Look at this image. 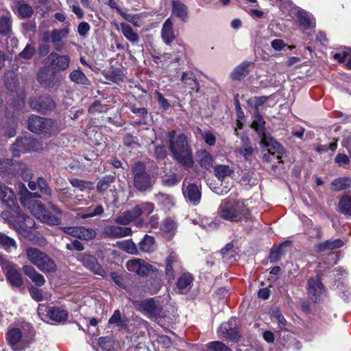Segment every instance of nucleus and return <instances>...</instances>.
Returning <instances> with one entry per match:
<instances>
[{
    "label": "nucleus",
    "mask_w": 351,
    "mask_h": 351,
    "mask_svg": "<svg viewBox=\"0 0 351 351\" xmlns=\"http://www.w3.org/2000/svg\"><path fill=\"white\" fill-rule=\"evenodd\" d=\"M343 245L342 240H326L315 245L314 248L317 252H323L326 250H333L341 247Z\"/></svg>",
    "instance_id": "bb28decb"
},
{
    "label": "nucleus",
    "mask_w": 351,
    "mask_h": 351,
    "mask_svg": "<svg viewBox=\"0 0 351 351\" xmlns=\"http://www.w3.org/2000/svg\"><path fill=\"white\" fill-rule=\"evenodd\" d=\"M8 344L14 351H24L31 343V341L23 337L21 329L14 328L6 334Z\"/></svg>",
    "instance_id": "1a4fd4ad"
},
{
    "label": "nucleus",
    "mask_w": 351,
    "mask_h": 351,
    "mask_svg": "<svg viewBox=\"0 0 351 351\" xmlns=\"http://www.w3.org/2000/svg\"><path fill=\"white\" fill-rule=\"evenodd\" d=\"M126 267L130 271L141 276H147L149 273H154L157 271L156 267L140 258L128 261L126 263Z\"/></svg>",
    "instance_id": "ddd939ff"
},
{
    "label": "nucleus",
    "mask_w": 351,
    "mask_h": 351,
    "mask_svg": "<svg viewBox=\"0 0 351 351\" xmlns=\"http://www.w3.org/2000/svg\"><path fill=\"white\" fill-rule=\"evenodd\" d=\"M261 145L263 147H267L268 150H270V152L280 155L284 154L283 147L272 138L266 136L265 135L262 136L261 140Z\"/></svg>",
    "instance_id": "473e14b6"
},
{
    "label": "nucleus",
    "mask_w": 351,
    "mask_h": 351,
    "mask_svg": "<svg viewBox=\"0 0 351 351\" xmlns=\"http://www.w3.org/2000/svg\"><path fill=\"white\" fill-rule=\"evenodd\" d=\"M334 189L336 191L344 190L351 186V180L348 178H340L332 182Z\"/></svg>",
    "instance_id": "3c124183"
},
{
    "label": "nucleus",
    "mask_w": 351,
    "mask_h": 351,
    "mask_svg": "<svg viewBox=\"0 0 351 351\" xmlns=\"http://www.w3.org/2000/svg\"><path fill=\"white\" fill-rule=\"evenodd\" d=\"M132 229L128 227L108 226L105 228V234L111 238H121L132 234Z\"/></svg>",
    "instance_id": "5701e85b"
},
{
    "label": "nucleus",
    "mask_w": 351,
    "mask_h": 351,
    "mask_svg": "<svg viewBox=\"0 0 351 351\" xmlns=\"http://www.w3.org/2000/svg\"><path fill=\"white\" fill-rule=\"evenodd\" d=\"M117 245L127 253L136 254L138 252L135 243L130 239L118 242Z\"/></svg>",
    "instance_id": "09e8293b"
},
{
    "label": "nucleus",
    "mask_w": 351,
    "mask_h": 351,
    "mask_svg": "<svg viewBox=\"0 0 351 351\" xmlns=\"http://www.w3.org/2000/svg\"><path fill=\"white\" fill-rule=\"evenodd\" d=\"M122 17L128 22L133 24L135 27H140L141 25V17L138 14H130L123 12H120Z\"/></svg>",
    "instance_id": "bf43d9fd"
},
{
    "label": "nucleus",
    "mask_w": 351,
    "mask_h": 351,
    "mask_svg": "<svg viewBox=\"0 0 351 351\" xmlns=\"http://www.w3.org/2000/svg\"><path fill=\"white\" fill-rule=\"evenodd\" d=\"M96 237V232L93 228L81 226L79 234V239L84 240H91Z\"/></svg>",
    "instance_id": "5fc2aeb1"
},
{
    "label": "nucleus",
    "mask_w": 351,
    "mask_h": 351,
    "mask_svg": "<svg viewBox=\"0 0 351 351\" xmlns=\"http://www.w3.org/2000/svg\"><path fill=\"white\" fill-rule=\"evenodd\" d=\"M12 9L21 19L29 18L34 12L32 7L24 0H17L12 7Z\"/></svg>",
    "instance_id": "4be33fe9"
},
{
    "label": "nucleus",
    "mask_w": 351,
    "mask_h": 351,
    "mask_svg": "<svg viewBox=\"0 0 351 351\" xmlns=\"http://www.w3.org/2000/svg\"><path fill=\"white\" fill-rule=\"evenodd\" d=\"M132 171L134 175V186L137 190L145 191L152 186V178L146 172L145 167L143 162H136L132 167Z\"/></svg>",
    "instance_id": "0eeeda50"
},
{
    "label": "nucleus",
    "mask_w": 351,
    "mask_h": 351,
    "mask_svg": "<svg viewBox=\"0 0 351 351\" xmlns=\"http://www.w3.org/2000/svg\"><path fill=\"white\" fill-rule=\"evenodd\" d=\"M69 79L72 82L84 87L91 85L90 80L80 69L72 71L69 74Z\"/></svg>",
    "instance_id": "72a5a7b5"
},
{
    "label": "nucleus",
    "mask_w": 351,
    "mask_h": 351,
    "mask_svg": "<svg viewBox=\"0 0 351 351\" xmlns=\"http://www.w3.org/2000/svg\"><path fill=\"white\" fill-rule=\"evenodd\" d=\"M23 186L24 187L23 189L21 191L20 195V199L21 203L23 204V199H29V200H32V202H38V200H36V198H40V195L38 194L36 192L32 193L29 192L23 184Z\"/></svg>",
    "instance_id": "4d7b16f0"
},
{
    "label": "nucleus",
    "mask_w": 351,
    "mask_h": 351,
    "mask_svg": "<svg viewBox=\"0 0 351 351\" xmlns=\"http://www.w3.org/2000/svg\"><path fill=\"white\" fill-rule=\"evenodd\" d=\"M176 229V223L170 219L164 220L160 226V230L169 237L175 234Z\"/></svg>",
    "instance_id": "de8ad7c7"
},
{
    "label": "nucleus",
    "mask_w": 351,
    "mask_h": 351,
    "mask_svg": "<svg viewBox=\"0 0 351 351\" xmlns=\"http://www.w3.org/2000/svg\"><path fill=\"white\" fill-rule=\"evenodd\" d=\"M179 266L177 254L171 252L167 258L165 268V274L169 279H174V269Z\"/></svg>",
    "instance_id": "c756f323"
},
{
    "label": "nucleus",
    "mask_w": 351,
    "mask_h": 351,
    "mask_svg": "<svg viewBox=\"0 0 351 351\" xmlns=\"http://www.w3.org/2000/svg\"><path fill=\"white\" fill-rule=\"evenodd\" d=\"M71 184L75 187L78 188L81 191L84 190H90L93 188V182L89 181L82 180L76 178L69 179Z\"/></svg>",
    "instance_id": "8fccbe9b"
},
{
    "label": "nucleus",
    "mask_w": 351,
    "mask_h": 351,
    "mask_svg": "<svg viewBox=\"0 0 351 351\" xmlns=\"http://www.w3.org/2000/svg\"><path fill=\"white\" fill-rule=\"evenodd\" d=\"M30 107L42 113H46L54 109L56 104L50 97L43 96L34 98L29 101Z\"/></svg>",
    "instance_id": "dca6fc26"
},
{
    "label": "nucleus",
    "mask_w": 351,
    "mask_h": 351,
    "mask_svg": "<svg viewBox=\"0 0 351 351\" xmlns=\"http://www.w3.org/2000/svg\"><path fill=\"white\" fill-rule=\"evenodd\" d=\"M136 306L138 311L150 317L160 316L162 309L153 298L138 302Z\"/></svg>",
    "instance_id": "2eb2a0df"
},
{
    "label": "nucleus",
    "mask_w": 351,
    "mask_h": 351,
    "mask_svg": "<svg viewBox=\"0 0 351 351\" xmlns=\"http://www.w3.org/2000/svg\"><path fill=\"white\" fill-rule=\"evenodd\" d=\"M29 294L32 299L37 302H41L44 300L45 297L43 295V292L41 289H39L36 287H31L29 289Z\"/></svg>",
    "instance_id": "774afa93"
},
{
    "label": "nucleus",
    "mask_w": 351,
    "mask_h": 351,
    "mask_svg": "<svg viewBox=\"0 0 351 351\" xmlns=\"http://www.w3.org/2000/svg\"><path fill=\"white\" fill-rule=\"evenodd\" d=\"M263 158L267 162H271L274 160H276L279 163L282 162L280 154L270 152V150H267V152L263 154Z\"/></svg>",
    "instance_id": "69168bd1"
},
{
    "label": "nucleus",
    "mask_w": 351,
    "mask_h": 351,
    "mask_svg": "<svg viewBox=\"0 0 351 351\" xmlns=\"http://www.w3.org/2000/svg\"><path fill=\"white\" fill-rule=\"evenodd\" d=\"M35 48L32 45H27L24 49L19 53L20 58L29 60L35 53Z\"/></svg>",
    "instance_id": "0e129e2a"
},
{
    "label": "nucleus",
    "mask_w": 351,
    "mask_h": 351,
    "mask_svg": "<svg viewBox=\"0 0 351 351\" xmlns=\"http://www.w3.org/2000/svg\"><path fill=\"white\" fill-rule=\"evenodd\" d=\"M40 148L39 142L31 137L18 138L12 148L14 156L19 157L21 153L37 151Z\"/></svg>",
    "instance_id": "f8f14e48"
},
{
    "label": "nucleus",
    "mask_w": 351,
    "mask_h": 351,
    "mask_svg": "<svg viewBox=\"0 0 351 351\" xmlns=\"http://www.w3.org/2000/svg\"><path fill=\"white\" fill-rule=\"evenodd\" d=\"M264 125L265 121L263 117L257 113L256 115L255 119L252 123V128H254L256 132H258L260 134L265 135L264 134Z\"/></svg>",
    "instance_id": "6e6d98bb"
},
{
    "label": "nucleus",
    "mask_w": 351,
    "mask_h": 351,
    "mask_svg": "<svg viewBox=\"0 0 351 351\" xmlns=\"http://www.w3.org/2000/svg\"><path fill=\"white\" fill-rule=\"evenodd\" d=\"M219 226V223L215 220L210 218L205 217L202 219L200 221V226L204 228L207 231H211L217 229Z\"/></svg>",
    "instance_id": "13d9d810"
},
{
    "label": "nucleus",
    "mask_w": 351,
    "mask_h": 351,
    "mask_svg": "<svg viewBox=\"0 0 351 351\" xmlns=\"http://www.w3.org/2000/svg\"><path fill=\"white\" fill-rule=\"evenodd\" d=\"M47 60L51 66H54L60 71L66 70L71 62L67 55H60L56 52H51L47 58Z\"/></svg>",
    "instance_id": "aec40b11"
},
{
    "label": "nucleus",
    "mask_w": 351,
    "mask_h": 351,
    "mask_svg": "<svg viewBox=\"0 0 351 351\" xmlns=\"http://www.w3.org/2000/svg\"><path fill=\"white\" fill-rule=\"evenodd\" d=\"M14 213L16 214L15 217H9L8 212H2L1 217L7 220L8 223L13 227L19 234L25 237H28L32 228L34 227V221L30 217L23 213L19 208V210L16 209Z\"/></svg>",
    "instance_id": "7ed1b4c3"
},
{
    "label": "nucleus",
    "mask_w": 351,
    "mask_h": 351,
    "mask_svg": "<svg viewBox=\"0 0 351 351\" xmlns=\"http://www.w3.org/2000/svg\"><path fill=\"white\" fill-rule=\"evenodd\" d=\"M104 208L101 204H93L82 210V212L77 214V217L81 219L93 218L99 217L104 214Z\"/></svg>",
    "instance_id": "b1692460"
},
{
    "label": "nucleus",
    "mask_w": 351,
    "mask_h": 351,
    "mask_svg": "<svg viewBox=\"0 0 351 351\" xmlns=\"http://www.w3.org/2000/svg\"><path fill=\"white\" fill-rule=\"evenodd\" d=\"M0 264L6 280L11 287L13 288L22 287L24 281L19 266L14 263L3 261L1 258Z\"/></svg>",
    "instance_id": "6e6552de"
},
{
    "label": "nucleus",
    "mask_w": 351,
    "mask_h": 351,
    "mask_svg": "<svg viewBox=\"0 0 351 351\" xmlns=\"http://www.w3.org/2000/svg\"><path fill=\"white\" fill-rule=\"evenodd\" d=\"M286 245H287V243H282L278 247H274L271 250L270 254H269L270 262L274 263L280 258L281 255L283 253L282 247Z\"/></svg>",
    "instance_id": "052dcab7"
},
{
    "label": "nucleus",
    "mask_w": 351,
    "mask_h": 351,
    "mask_svg": "<svg viewBox=\"0 0 351 351\" xmlns=\"http://www.w3.org/2000/svg\"><path fill=\"white\" fill-rule=\"evenodd\" d=\"M139 208L141 215H149L154 209V204L151 202H142L137 205Z\"/></svg>",
    "instance_id": "680f3d73"
},
{
    "label": "nucleus",
    "mask_w": 351,
    "mask_h": 351,
    "mask_svg": "<svg viewBox=\"0 0 351 351\" xmlns=\"http://www.w3.org/2000/svg\"><path fill=\"white\" fill-rule=\"evenodd\" d=\"M173 14L182 21L188 19L187 7L180 1H173Z\"/></svg>",
    "instance_id": "e433bc0d"
},
{
    "label": "nucleus",
    "mask_w": 351,
    "mask_h": 351,
    "mask_svg": "<svg viewBox=\"0 0 351 351\" xmlns=\"http://www.w3.org/2000/svg\"><path fill=\"white\" fill-rule=\"evenodd\" d=\"M193 277L190 274H183L178 278L176 287L179 293L184 294L189 291L191 288Z\"/></svg>",
    "instance_id": "7c9ffc66"
},
{
    "label": "nucleus",
    "mask_w": 351,
    "mask_h": 351,
    "mask_svg": "<svg viewBox=\"0 0 351 351\" xmlns=\"http://www.w3.org/2000/svg\"><path fill=\"white\" fill-rule=\"evenodd\" d=\"M291 12L293 14L297 16L302 29H308L315 26V19L311 14L299 7L293 8Z\"/></svg>",
    "instance_id": "f3484780"
},
{
    "label": "nucleus",
    "mask_w": 351,
    "mask_h": 351,
    "mask_svg": "<svg viewBox=\"0 0 351 351\" xmlns=\"http://www.w3.org/2000/svg\"><path fill=\"white\" fill-rule=\"evenodd\" d=\"M173 23L171 19H167L162 25L161 37L166 45H170L176 38Z\"/></svg>",
    "instance_id": "393cba45"
},
{
    "label": "nucleus",
    "mask_w": 351,
    "mask_h": 351,
    "mask_svg": "<svg viewBox=\"0 0 351 351\" xmlns=\"http://www.w3.org/2000/svg\"><path fill=\"white\" fill-rule=\"evenodd\" d=\"M28 128L34 133L49 136L55 135L60 130V126L56 121L36 115L29 117Z\"/></svg>",
    "instance_id": "39448f33"
},
{
    "label": "nucleus",
    "mask_w": 351,
    "mask_h": 351,
    "mask_svg": "<svg viewBox=\"0 0 351 351\" xmlns=\"http://www.w3.org/2000/svg\"><path fill=\"white\" fill-rule=\"evenodd\" d=\"M80 261L86 268L93 272L95 274L103 278L106 277V271L102 268L95 256L90 254H84L81 257Z\"/></svg>",
    "instance_id": "a211bd4d"
},
{
    "label": "nucleus",
    "mask_w": 351,
    "mask_h": 351,
    "mask_svg": "<svg viewBox=\"0 0 351 351\" xmlns=\"http://www.w3.org/2000/svg\"><path fill=\"white\" fill-rule=\"evenodd\" d=\"M139 248L143 252L150 253L155 250L156 245L154 238L149 235H145L143 240L139 243Z\"/></svg>",
    "instance_id": "a19ab883"
},
{
    "label": "nucleus",
    "mask_w": 351,
    "mask_h": 351,
    "mask_svg": "<svg viewBox=\"0 0 351 351\" xmlns=\"http://www.w3.org/2000/svg\"><path fill=\"white\" fill-rule=\"evenodd\" d=\"M183 193L186 199L194 205L197 204L200 201L201 192L196 184H190L188 185Z\"/></svg>",
    "instance_id": "cd10ccee"
},
{
    "label": "nucleus",
    "mask_w": 351,
    "mask_h": 351,
    "mask_svg": "<svg viewBox=\"0 0 351 351\" xmlns=\"http://www.w3.org/2000/svg\"><path fill=\"white\" fill-rule=\"evenodd\" d=\"M115 181V177L114 176L107 175L104 176L97 184V189L99 193H103L110 188V184L114 183Z\"/></svg>",
    "instance_id": "c03bdc74"
},
{
    "label": "nucleus",
    "mask_w": 351,
    "mask_h": 351,
    "mask_svg": "<svg viewBox=\"0 0 351 351\" xmlns=\"http://www.w3.org/2000/svg\"><path fill=\"white\" fill-rule=\"evenodd\" d=\"M162 183L167 186H172L178 183V179L175 173L165 175L162 177Z\"/></svg>",
    "instance_id": "338daca9"
},
{
    "label": "nucleus",
    "mask_w": 351,
    "mask_h": 351,
    "mask_svg": "<svg viewBox=\"0 0 351 351\" xmlns=\"http://www.w3.org/2000/svg\"><path fill=\"white\" fill-rule=\"evenodd\" d=\"M99 348L97 351H113V342L109 337H100L98 340Z\"/></svg>",
    "instance_id": "603ef678"
},
{
    "label": "nucleus",
    "mask_w": 351,
    "mask_h": 351,
    "mask_svg": "<svg viewBox=\"0 0 351 351\" xmlns=\"http://www.w3.org/2000/svg\"><path fill=\"white\" fill-rule=\"evenodd\" d=\"M197 162L201 167L209 169L213 167V157L205 149L198 150L196 153Z\"/></svg>",
    "instance_id": "2f4dec72"
},
{
    "label": "nucleus",
    "mask_w": 351,
    "mask_h": 351,
    "mask_svg": "<svg viewBox=\"0 0 351 351\" xmlns=\"http://www.w3.org/2000/svg\"><path fill=\"white\" fill-rule=\"evenodd\" d=\"M110 324H116L118 326L123 327L125 326V322L121 319V314L119 310H116L113 315L109 319Z\"/></svg>",
    "instance_id": "e2e57ef3"
},
{
    "label": "nucleus",
    "mask_w": 351,
    "mask_h": 351,
    "mask_svg": "<svg viewBox=\"0 0 351 351\" xmlns=\"http://www.w3.org/2000/svg\"><path fill=\"white\" fill-rule=\"evenodd\" d=\"M214 173L219 180L223 182L231 177L234 173L233 167L226 165H217Z\"/></svg>",
    "instance_id": "c85d7f7f"
},
{
    "label": "nucleus",
    "mask_w": 351,
    "mask_h": 351,
    "mask_svg": "<svg viewBox=\"0 0 351 351\" xmlns=\"http://www.w3.org/2000/svg\"><path fill=\"white\" fill-rule=\"evenodd\" d=\"M307 291L311 299L317 302L324 292L323 284L319 278H311L308 280Z\"/></svg>",
    "instance_id": "412c9836"
},
{
    "label": "nucleus",
    "mask_w": 351,
    "mask_h": 351,
    "mask_svg": "<svg viewBox=\"0 0 351 351\" xmlns=\"http://www.w3.org/2000/svg\"><path fill=\"white\" fill-rule=\"evenodd\" d=\"M70 32L69 27L62 29H54L50 32V42L53 45L56 51H60L64 48L63 39L66 38Z\"/></svg>",
    "instance_id": "6ab92c4d"
},
{
    "label": "nucleus",
    "mask_w": 351,
    "mask_h": 351,
    "mask_svg": "<svg viewBox=\"0 0 351 351\" xmlns=\"http://www.w3.org/2000/svg\"><path fill=\"white\" fill-rule=\"evenodd\" d=\"M341 213L346 215H351V195H347L341 197L339 203Z\"/></svg>",
    "instance_id": "a18cd8bd"
},
{
    "label": "nucleus",
    "mask_w": 351,
    "mask_h": 351,
    "mask_svg": "<svg viewBox=\"0 0 351 351\" xmlns=\"http://www.w3.org/2000/svg\"><path fill=\"white\" fill-rule=\"evenodd\" d=\"M249 62H243L237 66L231 73V77L234 80H241L248 73Z\"/></svg>",
    "instance_id": "79ce46f5"
},
{
    "label": "nucleus",
    "mask_w": 351,
    "mask_h": 351,
    "mask_svg": "<svg viewBox=\"0 0 351 351\" xmlns=\"http://www.w3.org/2000/svg\"><path fill=\"white\" fill-rule=\"evenodd\" d=\"M0 246L8 252L16 249V243L14 239L0 232Z\"/></svg>",
    "instance_id": "37998d69"
},
{
    "label": "nucleus",
    "mask_w": 351,
    "mask_h": 351,
    "mask_svg": "<svg viewBox=\"0 0 351 351\" xmlns=\"http://www.w3.org/2000/svg\"><path fill=\"white\" fill-rule=\"evenodd\" d=\"M38 82L49 89L56 90L62 84V77L47 67L41 68L37 75Z\"/></svg>",
    "instance_id": "9d476101"
},
{
    "label": "nucleus",
    "mask_w": 351,
    "mask_h": 351,
    "mask_svg": "<svg viewBox=\"0 0 351 351\" xmlns=\"http://www.w3.org/2000/svg\"><path fill=\"white\" fill-rule=\"evenodd\" d=\"M219 218L230 221L240 222L250 219V210L243 200L226 198L221 201L217 209Z\"/></svg>",
    "instance_id": "f03ea898"
},
{
    "label": "nucleus",
    "mask_w": 351,
    "mask_h": 351,
    "mask_svg": "<svg viewBox=\"0 0 351 351\" xmlns=\"http://www.w3.org/2000/svg\"><path fill=\"white\" fill-rule=\"evenodd\" d=\"M206 347L211 351H232V350L221 341H215L207 343Z\"/></svg>",
    "instance_id": "864d4df0"
},
{
    "label": "nucleus",
    "mask_w": 351,
    "mask_h": 351,
    "mask_svg": "<svg viewBox=\"0 0 351 351\" xmlns=\"http://www.w3.org/2000/svg\"><path fill=\"white\" fill-rule=\"evenodd\" d=\"M181 80L190 89L198 92L199 88V83L191 72H183Z\"/></svg>",
    "instance_id": "ea45409f"
},
{
    "label": "nucleus",
    "mask_w": 351,
    "mask_h": 351,
    "mask_svg": "<svg viewBox=\"0 0 351 351\" xmlns=\"http://www.w3.org/2000/svg\"><path fill=\"white\" fill-rule=\"evenodd\" d=\"M156 201L158 206L164 210H169L175 205L173 197L162 193H159L156 195Z\"/></svg>",
    "instance_id": "f704fd0d"
},
{
    "label": "nucleus",
    "mask_w": 351,
    "mask_h": 351,
    "mask_svg": "<svg viewBox=\"0 0 351 351\" xmlns=\"http://www.w3.org/2000/svg\"><path fill=\"white\" fill-rule=\"evenodd\" d=\"M24 274L38 287H42L45 285L46 280L43 275L38 273L34 267L30 265H24L23 267Z\"/></svg>",
    "instance_id": "a878e982"
},
{
    "label": "nucleus",
    "mask_w": 351,
    "mask_h": 351,
    "mask_svg": "<svg viewBox=\"0 0 351 351\" xmlns=\"http://www.w3.org/2000/svg\"><path fill=\"white\" fill-rule=\"evenodd\" d=\"M237 319L235 318L230 319L228 323H223L218 330L219 337L224 338L232 341H238L240 335L237 330L234 328L236 325Z\"/></svg>",
    "instance_id": "4468645a"
},
{
    "label": "nucleus",
    "mask_w": 351,
    "mask_h": 351,
    "mask_svg": "<svg viewBox=\"0 0 351 351\" xmlns=\"http://www.w3.org/2000/svg\"><path fill=\"white\" fill-rule=\"evenodd\" d=\"M12 16L10 13L0 16V34L9 36L12 33Z\"/></svg>",
    "instance_id": "4c0bfd02"
},
{
    "label": "nucleus",
    "mask_w": 351,
    "mask_h": 351,
    "mask_svg": "<svg viewBox=\"0 0 351 351\" xmlns=\"http://www.w3.org/2000/svg\"><path fill=\"white\" fill-rule=\"evenodd\" d=\"M28 186L32 191L38 189L43 194L51 195V189L48 186L47 183L43 178H38L37 179V182L29 181L28 183Z\"/></svg>",
    "instance_id": "58836bf2"
},
{
    "label": "nucleus",
    "mask_w": 351,
    "mask_h": 351,
    "mask_svg": "<svg viewBox=\"0 0 351 351\" xmlns=\"http://www.w3.org/2000/svg\"><path fill=\"white\" fill-rule=\"evenodd\" d=\"M175 130L167 133L169 149L172 157L183 167L191 168L194 165L192 149L189 145L187 136L184 134L176 135Z\"/></svg>",
    "instance_id": "f257e3e1"
},
{
    "label": "nucleus",
    "mask_w": 351,
    "mask_h": 351,
    "mask_svg": "<svg viewBox=\"0 0 351 351\" xmlns=\"http://www.w3.org/2000/svg\"><path fill=\"white\" fill-rule=\"evenodd\" d=\"M243 143V147L239 149L238 151L241 155H242L245 160H249L250 157L253 153V148L251 146L250 140L247 137H243L241 138Z\"/></svg>",
    "instance_id": "49530a36"
},
{
    "label": "nucleus",
    "mask_w": 351,
    "mask_h": 351,
    "mask_svg": "<svg viewBox=\"0 0 351 351\" xmlns=\"http://www.w3.org/2000/svg\"><path fill=\"white\" fill-rule=\"evenodd\" d=\"M38 315L42 319L49 318L50 321L55 323H60L67 319L68 313L66 310L60 307H51L47 310L45 304H39L38 307Z\"/></svg>",
    "instance_id": "9b49d317"
},
{
    "label": "nucleus",
    "mask_w": 351,
    "mask_h": 351,
    "mask_svg": "<svg viewBox=\"0 0 351 351\" xmlns=\"http://www.w3.org/2000/svg\"><path fill=\"white\" fill-rule=\"evenodd\" d=\"M26 256L29 261L44 273L53 272L56 270V264L45 252L36 247L26 249Z\"/></svg>",
    "instance_id": "20e7f679"
},
{
    "label": "nucleus",
    "mask_w": 351,
    "mask_h": 351,
    "mask_svg": "<svg viewBox=\"0 0 351 351\" xmlns=\"http://www.w3.org/2000/svg\"><path fill=\"white\" fill-rule=\"evenodd\" d=\"M23 206L41 221L49 225H58L60 219L47 211L44 205L40 202H32L29 199H23Z\"/></svg>",
    "instance_id": "423d86ee"
},
{
    "label": "nucleus",
    "mask_w": 351,
    "mask_h": 351,
    "mask_svg": "<svg viewBox=\"0 0 351 351\" xmlns=\"http://www.w3.org/2000/svg\"><path fill=\"white\" fill-rule=\"evenodd\" d=\"M117 29L121 31L125 38L131 43H137L139 40V36L136 32L127 23H121L117 26Z\"/></svg>",
    "instance_id": "c9c22d12"
}]
</instances>
